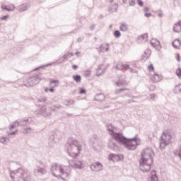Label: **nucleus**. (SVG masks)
<instances>
[{"instance_id":"f257e3e1","label":"nucleus","mask_w":181,"mask_h":181,"mask_svg":"<svg viewBox=\"0 0 181 181\" xmlns=\"http://www.w3.org/2000/svg\"><path fill=\"white\" fill-rule=\"evenodd\" d=\"M155 153L151 148H145L141 153V158L140 160V169L142 172H148L151 170L152 165H153V157Z\"/></svg>"},{"instance_id":"f03ea898","label":"nucleus","mask_w":181,"mask_h":181,"mask_svg":"<svg viewBox=\"0 0 181 181\" xmlns=\"http://www.w3.org/2000/svg\"><path fill=\"white\" fill-rule=\"evenodd\" d=\"M110 135H111L113 139H115V141L126 145L128 149H136V145H139L141 144V140L139 139H127L122 136V134L115 133L114 132H110Z\"/></svg>"},{"instance_id":"7ed1b4c3","label":"nucleus","mask_w":181,"mask_h":181,"mask_svg":"<svg viewBox=\"0 0 181 181\" xmlns=\"http://www.w3.org/2000/svg\"><path fill=\"white\" fill-rule=\"evenodd\" d=\"M170 144H172V135L169 131L164 132L161 136L160 147L161 149H164L165 147L170 145Z\"/></svg>"},{"instance_id":"20e7f679","label":"nucleus","mask_w":181,"mask_h":181,"mask_svg":"<svg viewBox=\"0 0 181 181\" xmlns=\"http://www.w3.org/2000/svg\"><path fill=\"white\" fill-rule=\"evenodd\" d=\"M52 172L55 176H60V175H64V169L60 165L52 166Z\"/></svg>"},{"instance_id":"39448f33","label":"nucleus","mask_w":181,"mask_h":181,"mask_svg":"<svg viewBox=\"0 0 181 181\" xmlns=\"http://www.w3.org/2000/svg\"><path fill=\"white\" fill-rule=\"evenodd\" d=\"M69 165L71 168H75V169H82L83 163L78 160L69 161Z\"/></svg>"},{"instance_id":"423d86ee","label":"nucleus","mask_w":181,"mask_h":181,"mask_svg":"<svg viewBox=\"0 0 181 181\" xmlns=\"http://www.w3.org/2000/svg\"><path fill=\"white\" fill-rule=\"evenodd\" d=\"M90 169L93 172H100V170H103V165L100 163H95L90 165Z\"/></svg>"},{"instance_id":"0eeeda50","label":"nucleus","mask_w":181,"mask_h":181,"mask_svg":"<svg viewBox=\"0 0 181 181\" xmlns=\"http://www.w3.org/2000/svg\"><path fill=\"white\" fill-rule=\"evenodd\" d=\"M109 158L111 159V160H113V162H118V160L124 159V156L115 154H110Z\"/></svg>"},{"instance_id":"6e6552de","label":"nucleus","mask_w":181,"mask_h":181,"mask_svg":"<svg viewBox=\"0 0 181 181\" xmlns=\"http://www.w3.org/2000/svg\"><path fill=\"white\" fill-rule=\"evenodd\" d=\"M151 79L153 83H159V81H161L162 80V76L159 74H154L151 76Z\"/></svg>"},{"instance_id":"1a4fd4ad","label":"nucleus","mask_w":181,"mask_h":181,"mask_svg":"<svg viewBox=\"0 0 181 181\" xmlns=\"http://www.w3.org/2000/svg\"><path fill=\"white\" fill-rule=\"evenodd\" d=\"M151 46L153 47H156V49H158V47H160V42L156 39H152L151 41Z\"/></svg>"},{"instance_id":"9d476101","label":"nucleus","mask_w":181,"mask_h":181,"mask_svg":"<svg viewBox=\"0 0 181 181\" xmlns=\"http://www.w3.org/2000/svg\"><path fill=\"white\" fill-rule=\"evenodd\" d=\"M173 30L177 33L181 32V21H179L178 23L174 25Z\"/></svg>"},{"instance_id":"9b49d317","label":"nucleus","mask_w":181,"mask_h":181,"mask_svg":"<svg viewBox=\"0 0 181 181\" xmlns=\"http://www.w3.org/2000/svg\"><path fill=\"white\" fill-rule=\"evenodd\" d=\"M173 47H175V49H180V46H181V42L180 40H175L173 42Z\"/></svg>"},{"instance_id":"f8f14e48","label":"nucleus","mask_w":181,"mask_h":181,"mask_svg":"<svg viewBox=\"0 0 181 181\" xmlns=\"http://www.w3.org/2000/svg\"><path fill=\"white\" fill-rule=\"evenodd\" d=\"M151 180L158 181V175H156V171L155 170L151 171Z\"/></svg>"},{"instance_id":"ddd939ff","label":"nucleus","mask_w":181,"mask_h":181,"mask_svg":"<svg viewBox=\"0 0 181 181\" xmlns=\"http://www.w3.org/2000/svg\"><path fill=\"white\" fill-rule=\"evenodd\" d=\"M108 49H110L108 44H103L100 47L101 52H108Z\"/></svg>"},{"instance_id":"4468645a","label":"nucleus","mask_w":181,"mask_h":181,"mask_svg":"<svg viewBox=\"0 0 181 181\" xmlns=\"http://www.w3.org/2000/svg\"><path fill=\"white\" fill-rule=\"evenodd\" d=\"M139 40H140V42H148V35L143 34L139 37Z\"/></svg>"},{"instance_id":"2eb2a0df","label":"nucleus","mask_w":181,"mask_h":181,"mask_svg":"<svg viewBox=\"0 0 181 181\" xmlns=\"http://www.w3.org/2000/svg\"><path fill=\"white\" fill-rule=\"evenodd\" d=\"M120 30L122 32H127V30H128V25L125 23H122L120 25Z\"/></svg>"},{"instance_id":"dca6fc26","label":"nucleus","mask_w":181,"mask_h":181,"mask_svg":"<svg viewBox=\"0 0 181 181\" xmlns=\"http://www.w3.org/2000/svg\"><path fill=\"white\" fill-rule=\"evenodd\" d=\"M73 79L76 83H81V76L79 75L74 76Z\"/></svg>"},{"instance_id":"f3484780","label":"nucleus","mask_w":181,"mask_h":181,"mask_svg":"<svg viewBox=\"0 0 181 181\" xmlns=\"http://www.w3.org/2000/svg\"><path fill=\"white\" fill-rule=\"evenodd\" d=\"M49 86H53V87H57V86H59V81L57 80L51 81L49 83Z\"/></svg>"},{"instance_id":"a211bd4d","label":"nucleus","mask_w":181,"mask_h":181,"mask_svg":"<svg viewBox=\"0 0 181 181\" xmlns=\"http://www.w3.org/2000/svg\"><path fill=\"white\" fill-rule=\"evenodd\" d=\"M73 56H74V54L73 53H67L66 54L64 57V59H70V57H73Z\"/></svg>"},{"instance_id":"6ab92c4d","label":"nucleus","mask_w":181,"mask_h":181,"mask_svg":"<svg viewBox=\"0 0 181 181\" xmlns=\"http://www.w3.org/2000/svg\"><path fill=\"white\" fill-rule=\"evenodd\" d=\"M175 74L177 76V77H179V78H181V69L180 68H178L176 70Z\"/></svg>"},{"instance_id":"aec40b11","label":"nucleus","mask_w":181,"mask_h":181,"mask_svg":"<svg viewBox=\"0 0 181 181\" xmlns=\"http://www.w3.org/2000/svg\"><path fill=\"white\" fill-rule=\"evenodd\" d=\"M148 71H155V67H153V64H150L148 66Z\"/></svg>"},{"instance_id":"412c9836","label":"nucleus","mask_w":181,"mask_h":181,"mask_svg":"<svg viewBox=\"0 0 181 181\" xmlns=\"http://www.w3.org/2000/svg\"><path fill=\"white\" fill-rule=\"evenodd\" d=\"M114 36H115L117 38L121 36V33L118 30L115 31Z\"/></svg>"},{"instance_id":"4be33fe9","label":"nucleus","mask_w":181,"mask_h":181,"mask_svg":"<svg viewBox=\"0 0 181 181\" xmlns=\"http://www.w3.org/2000/svg\"><path fill=\"white\" fill-rule=\"evenodd\" d=\"M144 16H146V18H151V16H152V13H144Z\"/></svg>"},{"instance_id":"5701e85b","label":"nucleus","mask_w":181,"mask_h":181,"mask_svg":"<svg viewBox=\"0 0 181 181\" xmlns=\"http://www.w3.org/2000/svg\"><path fill=\"white\" fill-rule=\"evenodd\" d=\"M8 18H9V16H5L3 17H1L0 19H1V21H6V19H8Z\"/></svg>"},{"instance_id":"b1692460","label":"nucleus","mask_w":181,"mask_h":181,"mask_svg":"<svg viewBox=\"0 0 181 181\" xmlns=\"http://www.w3.org/2000/svg\"><path fill=\"white\" fill-rule=\"evenodd\" d=\"M137 4L139 5V6H144V2H142L141 0H138Z\"/></svg>"},{"instance_id":"393cba45","label":"nucleus","mask_w":181,"mask_h":181,"mask_svg":"<svg viewBox=\"0 0 181 181\" xmlns=\"http://www.w3.org/2000/svg\"><path fill=\"white\" fill-rule=\"evenodd\" d=\"M122 69H124L125 70H128V69H129V66L128 65H122Z\"/></svg>"},{"instance_id":"a878e982","label":"nucleus","mask_w":181,"mask_h":181,"mask_svg":"<svg viewBox=\"0 0 181 181\" xmlns=\"http://www.w3.org/2000/svg\"><path fill=\"white\" fill-rule=\"evenodd\" d=\"M80 94H86V90L83 88H80Z\"/></svg>"},{"instance_id":"bb28decb","label":"nucleus","mask_w":181,"mask_h":181,"mask_svg":"<svg viewBox=\"0 0 181 181\" xmlns=\"http://www.w3.org/2000/svg\"><path fill=\"white\" fill-rule=\"evenodd\" d=\"M144 13H148V12H149V8L146 7L144 8Z\"/></svg>"},{"instance_id":"cd10ccee","label":"nucleus","mask_w":181,"mask_h":181,"mask_svg":"<svg viewBox=\"0 0 181 181\" xmlns=\"http://www.w3.org/2000/svg\"><path fill=\"white\" fill-rule=\"evenodd\" d=\"M177 154L181 158V148L177 151Z\"/></svg>"},{"instance_id":"c85d7f7f","label":"nucleus","mask_w":181,"mask_h":181,"mask_svg":"<svg viewBox=\"0 0 181 181\" xmlns=\"http://www.w3.org/2000/svg\"><path fill=\"white\" fill-rule=\"evenodd\" d=\"M72 69H74V70H77L78 69V66L77 65H73Z\"/></svg>"},{"instance_id":"c756f323","label":"nucleus","mask_w":181,"mask_h":181,"mask_svg":"<svg viewBox=\"0 0 181 181\" xmlns=\"http://www.w3.org/2000/svg\"><path fill=\"white\" fill-rule=\"evenodd\" d=\"M8 9V11H13L15 9V6H12L11 8H6Z\"/></svg>"},{"instance_id":"7c9ffc66","label":"nucleus","mask_w":181,"mask_h":181,"mask_svg":"<svg viewBox=\"0 0 181 181\" xmlns=\"http://www.w3.org/2000/svg\"><path fill=\"white\" fill-rule=\"evenodd\" d=\"M158 16H160V18H162V16H163V13L159 12V13H158Z\"/></svg>"},{"instance_id":"2f4dec72","label":"nucleus","mask_w":181,"mask_h":181,"mask_svg":"<svg viewBox=\"0 0 181 181\" xmlns=\"http://www.w3.org/2000/svg\"><path fill=\"white\" fill-rule=\"evenodd\" d=\"M177 62H180V55L177 56Z\"/></svg>"},{"instance_id":"473e14b6","label":"nucleus","mask_w":181,"mask_h":181,"mask_svg":"<svg viewBox=\"0 0 181 181\" xmlns=\"http://www.w3.org/2000/svg\"><path fill=\"white\" fill-rule=\"evenodd\" d=\"M49 91H50V93H54V89L50 88V89H49Z\"/></svg>"},{"instance_id":"72a5a7b5","label":"nucleus","mask_w":181,"mask_h":181,"mask_svg":"<svg viewBox=\"0 0 181 181\" xmlns=\"http://www.w3.org/2000/svg\"><path fill=\"white\" fill-rule=\"evenodd\" d=\"M49 88H45V93H49Z\"/></svg>"},{"instance_id":"f704fd0d","label":"nucleus","mask_w":181,"mask_h":181,"mask_svg":"<svg viewBox=\"0 0 181 181\" xmlns=\"http://www.w3.org/2000/svg\"><path fill=\"white\" fill-rule=\"evenodd\" d=\"M3 8V9H5V8H4V7H2Z\"/></svg>"},{"instance_id":"c9c22d12","label":"nucleus","mask_w":181,"mask_h":181,"mask_svg":"<svg viewBox=\"0 0 181 181\" xmlns=\"http://www.w3.org/2000/svg\"><path fill=\"white\" fill-rule=\"evenodd\" d=\"M3 8V9H5V8H4V7H2Z\"/></svg>"}]
</instances>
